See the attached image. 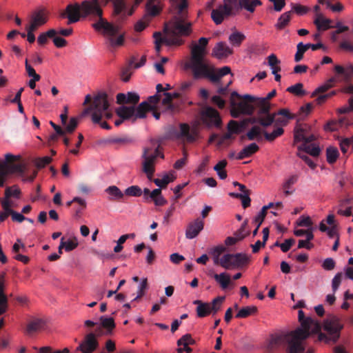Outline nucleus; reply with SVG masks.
<instances>
[{"mask_svg":"<svg viewBox=\"0 0 353 353\" xmlns=\"http://www.w3.org/2000/svg\"><path fill=\"white\" fill-rule=\"evenodd\" d=\"M111 3L113 6L112 15L117 23H120L126 19L127 3L125 0H101V3L105 6Z\"/></svg>","mask_w":353,"mask_h":353,"instance_id":"14","label":"nucleus"},{"mask_svg":"<svg viewBox=\"0 0 353 353\" xmlns=\"http://www.w3.org/2000/svg\"><path fill=\"white\" fill-rule=\"evenodd\" d=\"M163 95L164 98L162 100L163 105L167 106V109L168 110L172 111L174 109V107L172 103L171 93L164 92Z\"/></svg>","mask_w":353,"mask_h":353,"instance_id":"58","label":"nucleus"},{"mask_svg":"<svg viewBox=\"0 0 353 353\" xmlns=\"http://www.w3.org/2000/svg\"><path fill=\"white\" fill-rule=\"evenodd\" d=\"M39 353H70V350L68 347L64 348L62 350H57L52 352V350L49 346L42 347L39 350Z\"/></svg>","mask_w":353,"mask_h":353,"instance_id":"64","label":"nucleus"},{"mask_svg":"<svg viewBox=\"0 0 353 353\" xmlns=\"http://www.w3.org/2000/svg\"><path fill=\"white\" fill-rule=\"evenodd\" d=\"M297 180V175H292L284 182L283 184V188L284 190V194L285 196L290 195L293 193L294 190H290V189L292 185L296 183Z\"/></svg>","mask_w":353,"mask_h":353,"instance_id":"43","label":"nucleus"},{"mask_svg":"<svg viewBox=\"0 0 353 353\" xmlns=\"http://www.w3.org/2000/svg\"><path fill=\"white\" fill-rule=\"evenodd\" d=\"M105 192L110 196V200L121 201L124 198V193L115 185L109 186L105 189Z\"/></svg>","mask_w":353,"mask_h":353,"instance_id":"32","label":"nucleus"},{"mask_svg":"<svg viewBox=\"0 0 353 353\" xmlns=\"http://www.w3.org/2000/svg\"><path fill=\"white\" fill-rule=\"evenodd\" d=\"M267 215V211L265 208H262L260 212L256 215L254 219V222L255 224H257V228H259L262 223L263 222L265 216Z\"/></svg>","mask_w":353,"mask_h":353,"instance_id":"61","label":"nucleus"},{"mask_svg":"<svg viewBox=\"0 0 353 353\" xmlns=\"http://www.w3.org/2000/svg\"><path fill=\"white\" fill-rule=\"evenodd\" d=\"M139 96L136 92H128L127 94L119 93L117 95V102L119 104H132L134 106L139 101Z\"/></svg>","mask_w":353,"mask_h":353,"instance_id":"19","label":"nucleus"},{"mask_svg":"<svg viewBox=\"0 0 353 353\" xmlns=\"http://www.w3.org/2000/svg\"><path fill=\"white\" fill-rule=\"evenodd\" d=\"M153 37L155 38V50L157 52L161 51V45L164 43L166 46H179L183 43V40L179 38H168L161 37V34L159 32L154 33Z\"/></svg>","mask_w":353,"mask_h":353,"instance_id":"17","label":"nucleus"},{"mask_svg":"<svg viewBox=\"0 0 353 353\" xmlns=\"http://www.w3.org/2000/svg\"><path fill=\"white\" fill-rule=\"evenodd\" d=\"M225 250L226 248L223 245H218L212 249L211 254L214 265L221 266L222 257L220 256Z\"/></svg>","mask_w":353,"mask_h":353,"instance_id":"33","label":"nucleus"},{"mask_svg":"<svg viewBox=\"0 0 353 353\" xmlns=\"http://www.w3.org/2000/svg\"><path fill=\"white\" fill-rule=\"evenodd\" d=\"M338 149L335 147H328L326 150L327 161L330 164L335 163L339 157Z\"/></svg>","mask_w":353,"mask_h":353,"instance_id":"44","label":"nucleus"},{"mask_svg":"<svg viewBox=\"0 0 353 353\" xmlns=\"http://www.w3.org/2000/svg\"><path fill=\"white\" fill-rule=\"evenodd\" d=\"M268 65H270L272 73L275 74L281 71V67L279 64L281 61L277 58L274 54H271L268 57Z\"/></svg>","mask_w":353,"mask_h":353,"instance_id":"39","label":"nucleus"},{"mask_svg":"<svg viewBox=\"0 0 353 353\" xmlns=\"http://www.w3.org/2000/svg\"><path fill=\"white\" fill-rule=\"evenodd\" d=\"M145 8L148 14L150 17L159 15L163 8L161 0H148Z\"/></svg>","mask_w":353,"mask_h":353,"instance_id":"21","label":"nucleus"},{"mask_svg":"<svg viewBox=\"0 0 353 353\" xmlns=\"http://www.w3.org/2000/svg\"><path fill=\"white\" fill-rule=\"evenodd\" d=\"M283 132L284 130L282 128H277L271 133L263 131V134L266 140L273 141L275 139L282 135Z\"/></svg>","mask_w":353,"mask_h":353,"instance_id":"49","label":"nucleus"},{"mask_svg":"<svg viewBox=\"0 0 353 353\" xmlns=\"http://www.w3.org/2000/svg\"><path fill=\"white\" fill-rule=\"evenodd\" d=\"M81 5L78 3L68 4L65 10L61 13L60 16L62 18H68V21L67 24H71L79 21L81 17Z\"/></svg>","mask_w":353,"mask_h":353,"instance_id":"16","label":"nucleus"},{"mask_svg":"<svg viewBox=\"0 0 353 353\" xmlns=\"http://www.w3.org/2000/svg\"><path fill=\"white\" fill-rule=\"evenodd\" d=\"M243 128H244V125H242V122L239 124L237 121L231 120L228 123V130L233 134L240 133Z\"/></svg>","mask_w":353,"mask_h":353,"instance_id":"52","label":"nucleus"},{"mask_svg":"<svg viewBox=\"0 0 353 353\" xmlns=\"http://www.w3.org/2000/svg\"><path fill=\"white\" fill-rule=\"evenodd\" d=\"M230 114L233 118H238L241 114L251 116L253 114L255 107L256 97L250 94L240 95L234 91L230 95Z\"/></svg>","mask_w":353,"mask_h":353,"instance_id":"6","label":"nucleus"},{"mask_svg":"<svg viewBox=\"0 0 353 353\" xmlns=\"http://www.w3.org/2000/svg\"><path fill=\"white\" fill-rule=\"evenodd\" d=\"M303 83H297L294 85L288 87L287 88V91L296 96H303L306 94V92L303 89Z\"/></svg>","mask_w":353,"mask_h":353,"instance_id":"47","label":"nucleus"},{"mask_svg":"<svg viewBox=\"0 0 353 353\" xmlns=\"http://www.w3.org/2000/svg\"><path fill=\"white\" fill-rule=\"evenodd\" d=\"M57 30L54 29H50L46 32L41 33L37 38V42L40 45H44L47 43L48 39L54 37V36L57 35Z\"/></svg>","mask_w":353,"mask_h":353,"instance_id":"42","label":"nucleus"},{"mask_svg":"<svg viewBox=\"0 0 353 353\" xmlns=\"http://www.w3.org/2000/svg\"><path fill=\"white\" fill-rule=\"evenodd\" d=\"M203 228L204 221L200 218L196 219L188 225L185 230V237L188 239L196 237Z\"/></svg>","mask_w":353,"mask_h":353,"instance_id":"18","label":"nucleus"},{"mask_svg":"<svg viewBox=\"0 0 353 353\" xmlns=\"http://www.w3.org/2000/svg\"><path fill=\"white\" fill-rule=\"evenodd\" d=\"M259 150V147L255 143H250V145L244 147L238 154L236 157L239 160H242L245 158L251 157Z\"/></svg>","mask_w":353,"mask_h":353,"instance_id":"24","label":"nucleus"},{"mask_svg":"<svg viewBox=\"0 0 353 353\" xmlns=\"http://www.w3.org/2000/svg\"><path fill=\"white\" fill-rule=\"evenodd\" d=\"M150 142L151 147L143 148L142 165L143 172L146 174L148 179L151 180L154 172V163L157 158L158 157L163 158L164 155L159 150L160 143L158 140L152 139Z\"/></svg>","mask_w":353,"mask_h":353,"instance_id":"7","label":"nucleus"},{"mask_svg":"<svg viewBox=\"0 0 353 353\" xmlns=\"http://www.w3.org/2000/svg\"><path fill=\"white\" fill-rule=\"evenodd\" d=\"M255 110L257 109V115L262 116L270 113V103L261 98L256 97L254 101Z\"/></svg>","mask_w":353,"mask_h":353,"instance_id":"23","label":"nucleus"},{"mask_svg":"<svg viewBox=\"0 0 353 353\" xmlns=\"http://www.w3.org/2000/svg\"><path fill=\"white\" fill-rule=\"evenodd\" d=\"M72 201H75L79 205V206L75 209L74 216L76 217H79L82 211L86 208V202L84 199L77 196L74 197L72 199Z\"/></svg>","mask_w":353,"mask_h":353,"instance_id":"50","label":"nucleus"},{"mask_svg":"<svg viewBox=\"0 0 353 353\" xmlns=\"http://www.w3.org/2000/svg\"><path fill=\"white\" fill-rule=\"evenodd\" d=\"M46 322L42 319H34L30 321L27 325V332L32 334L35 332L40 331L45 327Z\"/></svg>","mask_w":353,"mask_h":353,"instance_id":"29","label":"nucleus"},{"mask_svg":"<svg viewBox=\"0 0 353 353\" xmlns=\"http://www.w3.org/2000/svg\"><path fill=\"white\" fill-rule=\"evenodd\" d=\"M310 127L306 123H301L298 125L294 130V141L299 142L305 136L309 134Z\"/></svg>","mask_w":353,"mask_h":353,"instance_id":"27","label":"nucleus"},{"mask_svg":"<svg viewBox=\"0 0 353 353\" xmlns=\"http://www.w3.org/2000/svg\"><path fill=\"white\" fill-rule=\"evenodd\" d=\"M8 300L6 294H0V315L3 314L8 310Z\"/></svg>","mask_w":353,"mask_h":353,"instance_id":"59","label":"nucleus"},{"mask_svg":"<svg viewBox=\"0 0 353 353\" xmlns=\"http://www.w3.org/2000/svg\"><path fill=\"white\" fill-rule=\"evenodd\" d=\"M101 1H84L81 3L82 16L92 15L98 17L97 21L92 24L94 30L101 32L105 39L106 43L112 48L121 46L124 44L125 34L120 33V26L108 22L103 18V10L100 8Z\"/></svg>","mask_w":353,"mask_h":353,"instance_id":"3","label":"nucleus"},{"mask_svg":"<svg viewBox=\"0 0 353 353\" xmlns=\"http://www.w3.org/2000/svg\"><path fill=\"white\" fill-rule=\"evenodd\" d=\"M298 150L299 152H305L313 157H318L321 152L320 148L319 146L306 144L305 143H301L298 147Z\"/></svg>","mask_w":353,"mask_h":353,"instance_id":"31","label":"nucleus"},{"mask_svg":"<svg viewBox=\"0 0 353 353\" xmlns=\"http://www.w3.org/2000/svg\"><path fill=\"white\" fill-rule=\"evenodd\" d=\"M241 9V0H224L223 5L213 9L211 17L216 24H221L225 17L235 15Z\"/></svg>","mask_w":353,"mask_h":353,"instance_id":"8","label":"nucleus"},{"mask_svg":"<svg viewBox=\"0 0 353 353\" xmlns=\"http://www.w3.org/2000/svg\"><path fill=\"white\" fill-rule=\"evenodd\" d=\"M276 113H268L262 116H259V124L263 128L270 126L274 121L276 122Z\"/></svg>","mask_w":353,"mask_h":353,"instance_id":"34","label":"nucleus"},{"mask_svg":"<svg viewBox=\"0 0 353 353\" xmlns=\"http://www.w3.org/2000/svg\"><path fill=\"white\" fill-rule=\"evenodd\" d=\"M257 312V307L256 306H246L242 307L238 313L236 314V318L243 319L247 318L248 316L255 314Z\"/></svg>","mask_w":353,"mask_h":353,"instance_id":"40","label":"nucleus"},{"mask_svg":"<svg viewBox=\"0 0 353 353\" xmlns=\"http://www.w3.org/2000/svg\"><path fill=\"white\" fill-rule=\"evenodd\" d=\"M48 11L44 8H39L33 12L31 20L39 26H41L48 21Z\"/></svg>","mask_w":353,"mask_h":353,"instance_id":"22","label":"nucleus"},{"mask_svg":"<svg viewBox=\"0 0 353 353\" xmlns=\"http://www.w3.org/2000/svg\"><path fill=\"white\" fill-rule=\"evenodd\" d=\"M181 136L185 138L188 141L192 142L195 140V135L190 132V126L186 123L180 125Z\"/></svg>","mask_w":353,"mask_h":353,"instance_id":"45","label":"nucleus"},{"mask_svg":"<svg viewBox=\"0 0 353 353\" xmlns=\"http://www.w3.org/2000/svg\"><path fill=\"white\" fill-rule=\"evenodd\" d=\"M78 125V119L76 117H72L70 119V122L68 125H65V132L68 133L73 132Z\"/></svg>","mask_w":353,"mask_h":353,"instance_id":"63","label":"nucleus"},{"mask_svg":"<svg viewBox=\"0 0 353 353\" xmlns=\"http://www.w3.org/2000/svg\"><path fill=\"white\" fill-rule=\"evenodd\" d=\"M143 192L138 185H132L125 189L124 194L130 196H140Z\"/></svg>","mask_w":353,"mask_h":353,"instance_id":"51","label":"nucleus"},{"mask_svg":"<svg viewBox=\"0 0 353 353\" xmlns=\"http://www.w3.org/2000/svg\"><path fill=\"white\" fill-rule=\"evenodd\" d=\"M250 261V257L243 253L225 254L222 256L221 267L225 270L239 268Z\"/></svg>","mask_w":353,"mask_h":353,"instance_id":"13","label":"nucleus"},{"mask_svg":"<svg viewBox=\"0 0 353 353\" xmlns=\"http://www.w3.org/2000/svg\"><path fill=\"white\" fill-rule=\"evenodd\" d=\"M153 109V107L148 104L147 101L141 102L137 108H135L134 119H143L146 117V113Z\"/></svg>","mask_w":353,"mask_h":353,"instance_id":"30","label":"nucleus"},{"mask_svg":"<svg viewBox=\"0 0 353 353\" xmlns=\"http://www.w3.org/2000/svg\"><path fill=\"white\" fill-rule=\"evenodd\" d=\"M277 115L283 116L284 118H276V123L286 124L288 120L294 118V115L291 114L288 109H281L277 112H275Z\"/></svg>","mask_w":353,"mask_h":353,"instance_id":"41","label":"nucleus"},{"mask_svg":"<svg viewBox=\"0 0 353 353\" xmlns=\"http://www.w3.org/2000/svg\"><path fill=\"white\" fill-rule=\"evenodd\" d=\"M248 220H245L242 224L240 229L236 232L235 235L239 239L241 240L249 234V231L247 230Z\"/></svg>","mask_w":353,"mask_h":353,"instance_id":"57","label":"nucleus"},{"mask_svg":"<svg viewBox=\"0 0 353 353\" xmlns=\"http://www.w3.org/2000/svg\"><path fill=\"white\" fill-rule=\"evenodd\" d=\"M297 51L294 56V61L296 62H299L303 58L304 53L307 50V48H305V45L301 42L298 43L297 46Z\"/></svg>","mask_w":353,"mask_h":353,"instance_id":"53","label":"nucleus"},{"mask_svg":"<svg viewBox=\"0 0 353 353\" xmlns=\"http://www.w3.org/2000/svg\"><path fill=\"white\" fill-rule=\"evenodd\" d=\"M298 318L301 326L292 331L293 337H299L303 343H305V340L312 334H318L319 341L335 343L339 339L341 330L343 327L337 317L330 316L323 323V329L327 333L325 334L321 332V323L312 317H305L302 310L299 311Z\"/></svg>","mask_w":353,"mask_h":353,"instance_id":"1","label":"nucleus"},{"mask_svg":"<svg viewBox=\"0 0 353 353\" xmlns=\"http://www.w3.org/2000/svg\"><path fill=\"white\" fill-rule=\"evenodd\" d=\"M334 70L336 74L339 77H333L327 80L325 83L327 85H330V88L334 86L336 81L350 83L353 79V64L348 63L345 66L336 65L334 67Z\"/></svg>","mask_w":353,"mask_h":353,"instance_id":"12","label":"nucleus"},{"mask_svg":"<svg viewBox=\"0 0 353 353\" xmlns=\"http://www.w3.org/2000/svg\"><path fill=\"white\" fill-rule=\"evenodd\" d=\"M262 133L263 134V131L261 130L259 126L254 125L246 133V137L250 141H261L262 139Z\"/></svg>","mask_w":353,"mask_h":353,"instance_id":"36","label":"nucleus"},{"mask_svg":"<svg viewBox=\"0 0 353 353\" xmlns=\"http://www.w3.org/2000/svg\"><path fill=\"white\" fill-rule=\"evenodd\" d=\"M213 278L219 283L221 288L223 290L226 289L230 283V275L225 272H223L219 274H214L213 275Z\"/></svg>","mask_w":353,"mask_h":353,"instance_id":"38","label":"nucleus"},{"mask_svg":"<svg viewBox=\"0 0 353 353\" xmlns=\"http://www.w3.org/2000/svg\"><path fill=\"white\" fill-rule=\"evenodd\" d=\"M224 299V296H217L211 303H205L201 300L194 301L193 304L197 305L196 308L197 316L203 318L211 314H216L220 310Z\"/></svg>","mask_w":353,"mask_h":353,"instance_id":"10","label":"nucleus"},{"mask_svg":"<svg viewBox=\"0 0 353 353\" xmlns=\"http://www.w3.org/2000/svg\"><path fill=\"white\" fill-rule=\"evenodd\" d=\"M353 143V137L352 138H346L342 140L340 143V148L341 152L345 154L349 149L350 145Z\"/></svg>","mask_w":353,"mask_h":353,"instance_id":"62","label":"nucleus"},{"mask_svg":"<svg viewBox=\"0 0 353 353\" xmlns=\"http://www.w3.org/2000/svg\"><path fill=\"white\" fill-rule=\"evenodd\" d=\"M64 249L65 252H70L74 250L79 245L77 237L73 236L67 241H64Z\"/></svg>","mask_w":353,"mask_h":353,"instance_id":"56","label":"nucleus"},{"mask_svg":"<svg viewBox=\"0 0 353 353\" xmlns=\"http://www.w3.org/2000/svg\"><path fill=\"white\" fill-rule=\"evenodd\" d=\"M199 120L208 128H220L223 123L220 113L209 105H205L201 108L199 112Z\"/></svg>","mask_w":353,"mask_h":353,"instance_id":"9","label":"nucleus"},{"mask_svg":"<svg viewBox=\"0 0 353 353\" xmlns=\"http://www.w3.org/2000/svg\"><path fill=\"white\" fill-rule=\"evenodd\" d=\"M100 321L101 326L96 329V333L98 336L101 334L102 327L107 329L110 332L115 327L114 321L112 317L101 316Z\"/></svg>","mask_w":353,"mask_h":353,"instance_id":"28","label":"nucleus"},{"mask_svg":"<svg viewBox=\"0 0 353 353\" xmlns=\"http://www.w3.org/2000/svg\"><path fill=\"white\" fill-rule=\"evenodd\" d=\"M20 194V190L15 185L12 187H7L5 190V196L7 199H10L11 196L19 198Z\"/></svg>","mask_w":353,"mask_h":353,"instance_id":"55","label":"nucleus"},{"mask_svg":"<svg viewBox=\"0 0 353 353\" xmlns=\"http://www.w3.org/2000/svg\"><path fill=\"white\" fill-rule=\"evenodd\" d=\"M232 50L224 42L218 43L212 50V54L217 59H223L232 53Z\"/></svg>","mask_w":353,"mask_h":353,"instance_id":"20","label":"nucleus"},{"mask_svg":"<svg viewBox=\"0 0 353 353\" xmlns=\"http://www.w3.org/2000/svg\"><path fill=\"white\" fill-rule=\"evenodd\" d=\"M175 179L176 176L174 175V173L170 172L165 174L162 179H154L153 181L156 185L161 188H165L167 187L168 183L172 182Z\"/></svg>","mask_w":353,"mask_h":353,"instance_id":"35","label":"nucleus"},{"mask_svg":"<svg viewBox=\"0 0 353 353\" xmlns=\"http://www.w3.org/2000/svg\"><path fill=\"white\" fill-rule=\"evenodd\" d=\"M52 161V159L50 157H43L37 158L34 161V165L38 169H41L46 165L50 164Z\"/></svg>","mask_w":353,"mask_h":353,"instance_id":"54","label":"nucleus"},{"mask_svg":"<svg viewBox=\"0 0 353 353\" xmlns=\"http://www.w3.org/2000/svg\"><path fill=\"white\" fill-rule=\"evenodd\" d=\"M134 142L135 139L128 135L113 137L108 140V143L110 144H118L120 145H128L134 143Z\"/></svg>","mask_w":353,"mask_h":353,"instance_id":"26","label":"nucleus"},{"mask_svg":"<svg viewBox=\"0 0 353 353\" xmlns=\"http://www.w3.org/2000/svg\"><path fill=\"white\" fill-rule=\"evenodd\" d=\"M292 7L293 11L299 15H303L310 10L308 7L297 3H292Z\"/></svg>","mask_w":353,"mask_h":353,"instance_id":"60","label":"nucleus"},{"mask_svg":"<svg viewBox=\"0 0 353 353\" xmlns=\"http://www.w3.org/2000/svg\"><path fill=\"white\" fill-rule=\"evenodd\" d=\"M291 11L284 12L278 19L276 27L278 29H283L289 23L290 20Z\"/></svg>","mask_w":353,"mask_h":353,"instance_id":"46","label":"nucleus"},{"mask_svg":"<svg viewBox=\"0 0 353 353\" xmlns=\"http://www.w3.org/2000/svg\"><path fill=\"white\" fill-rule=\"evenodd\" d=\"M245 39L243 34L239 32H235L231 34L229 37V41L234 46H240L243 41Z\"/></svg>","mask_w":353,"mask_h":353,"instance_id":"48","label":"nucleus"},{"mask_svg":"<svg viewBox=\"0 0 353 353\" xmlns=\"http://www.w3.org/2000/svg\"><path fill=\"white\" fill-rule=\"evenodd\" d=\"M170 28L165 25L164 32L169 33L168 38H179V36H188L192 32V23L185 22L184 20L175 17L174 20L169 23Z\"/></svg>","mask_w":353,"mask_h":353,"instance_id":"11","label":"nucleus"},{"mask_svg":"<svg viewBox=\"0 0 353 353\" xmlns=\"http://www.w3.org/2000/svg\"><path fill=\"white\" fill-rule=\"evenodd\" d=\"M97 333L90 332L85 335L83 341L77 347V350L81 353H92L99 346V342L96 338Z\"/></svg>","mask_w":353,"mask_h":353,"instance_id":"15","label":"nucleus"},{"mask_svg":"<svg viewBox=\"0 0 353 353\" xmlns=\"http://www.w3.org/2000/svg\"><path fill=\"white\" fill-rule=\"evenodd\" d=\"M116 113L120 118L128 120L134 117L135 107L122 105L116 110Z\"/></svg>","mask_w":353,"mask_h":353,"instance_id":"25","label":"nucleus"},{"mask_svg":"<svg viewBox=\"0 0 353 353\" xmlns=\"http://www.w3.org/2000/svg\"><path fill=\"white\" fill-rule=\"evenodd\" d=\"M208 43L207 38L201 37L199 39V44L192 48L190 59L185 67L191 70L195 80L208 79L211 82L218 83L223 76L231 73V69L229 66L216 69L205 59Z\"/></svg>","mask_w":353,"mask_h":353,"instance_id":"2","label":"nucleus"},{"mask_svg":"<svg viewBox=\"0 0 353 353\" xmlns=\"http://www.w3.org/2000/svg\"><path fill=\"white\" fill-rule=\"evenodd\" d=\"M110 100L105 92H99L93 98L92 103L85 112H92V121L94 123H100L103 118L110 119L113 113L109 110Z\"/></svg>","mask_w":353,"mask_h":353,"instance_id":"4","label":"nucleus"},{"mask_svg":"<svg viewBox=\"0 0 353 353\" xmlns=\"http://www.w3.org/2000/svg\"><path fill=\"white\" fill-rule=\"evenodd\" d=\"M331 21L329 19H323L321 14L318 13L314 23L319 30H326L332 28V26H330Z\"/></svg>","mask_w":353,"mask_h":353,"instance_id":"37","label":"nucleus"},{"mask_svg":"<svg viewBox=\"0 0 353 353\" xmlns=\"http://www.w3.org/2000/svg\"><path fill=\"white\" fill-rule=\"evenodd\" d=\"M281 345H285L286 353H314V350L310 348L305 351V343H303L299 337L294 338L292 331L271 338L270 341L271 349Z\"/></svg>","mask_w":353,"mask_h":353,"instance_id":"5","label":"nucleus"}]
</instances>
